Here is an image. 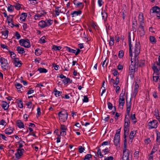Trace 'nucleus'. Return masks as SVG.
<instances>
[{
    "label": "nucleus",
    "instance_id": "obj_34",
    "mask_svg": "<svg viewBox=\"0 0 160 160\" xmlns=\"http://www.w3.org/2000/svg\"><path fill=\"white\" fill-rule=\"evenodd\" d=\"M27 16V14L26 13L23 12L21 14V17L20 18V20H22V21H25Z\"/></svg>",
    "mask_w": 160,
    "mask_h": 160
},
{
    "label": "nucleus",
    "instance_id": "obj_5",
    "mask_svg": "<svg viewBox=\"0 0 160 160\" xmlns=\"http://www.w3.org/2000/svg\"><path fill=\"white\" fill-rule=\"evenodd\" d=\"M136 68V65L135 62L133 61H132L131 62V64L129 66V73L131 76V77H134L135 69Z\"/></svg>",
    "mask_w": 160,
    "mask_h": 160
},
{
    "label": "nucleus",
    "instance_id": "obj_17",
    "mask_svg": "<svg viewBox=\"0 0 160 160\" xmlns=\"http://www.w3.org/2000/svg\"><path fill=\"white\" fill-rule=\"evenodd\" d=\"M138 21L140 23V25L144 24V19L143 14L141 13L138 16Z\"/></svg>",
    "mask_w": 160,
    "mask_h": 160
},
{
    "label": "nucleus",
    "instance_id": "obj_30",
    "mask_svg": "<svg viewBox=\"0 0 160 160\" xmlns=\"http://www.w3.org/2000/svg\"><path fill=\"white\" fill-rule=\"evenodd\" d=\"M18 106L20 108H23V104L22 101L21 100L17 99Z\"/></svg>",
    "mask_w": 160,
    "mask_h": 160
},
{
    "label": "nucleus",
    "instance_id": "obj_14",
    "mask_svg": "<svg viewBox=\"0 0 160 160\" xmlns=\"http://www.w3.org/2000/svg\"><path fill=\"white\" fill-rule=\"evenodd\" d=\"M12 62L15 67H20L22 64L21 61H19L18 58H15Z\"/></svg>",
    "mask_w": 160,
    "mask_h": 160
},
{
    "label": "nucleus",
    "instance_id": "obj_41",
    "mask_svg": "<svg viewBox=\"0 0 160 160\" xmlns=\"http://www.w3.org/2000/svg\"><path fill=\"white\" fill-rule=\"evenodd\" d=\"M149 40L150 42L152 43H155L156 42V40L153 36H151L149 37Z\"/></svg>",
    "mask_w": 160,
    "mask_h": 160
},
{
    "label": "nucleus",
    "instance_id": "obj_25",
    "mask_svg": "<svg viewBox=\"0 0 160 160\" xmlns=\"http://www.w3.org/2000/svg\"><path fill=\"white\" fill-rule=\"evenodd\" d=\"M2 107L3 108L4 110H8L9 108V106L7 103L4 101H2Z\"/></svg>",
    "mask_w": 160,
    "mask_h": 160
},
{
    "label": "nucleus",
    "instance_id": "obj_45",
    "mask_svg": "<svg viewBox=\"0 0 160 160\" xmlns=\"http://www.w3.org/2000/svg\"><path fill=\"white\" fill-rule=\"evenodd\" d=\"M70 81V79L69 78L66 77V78H64L62 80V82L64 85H66Z\"/></svg>",
    "mask_w": 160,
    "mask_h": 160
},
{
    "label": "nucleus",
    "instance_id": "obj_54",
    "mask_svg": "<svg viewBox=\"0 0 160 160\" xmlns=\"http://www.w3.org/2000/svg\"><path fill=\"white\" fill-rule=\"evenodd\" d=\"M14 6L17 10L20 9L21 8V5L19 3L16 4Z\"/></svg>",
    "mask_w": 160,
    "mask_h": 160
},
{
    "label": "nucleus",
    "instance_id": "obj_21",
    "mask_svg": "<svg viewBox=\"0 0 160 160\" xmlns=\"http://www.w3.org/2000/svg\"><path fill=\"white\" fill-rule=\"evenodd\" d=\"M38 26L42 28L47 27L46 22L43 20H42L40 21L38 23Z\"/></svg>",
    "mask_w": 160,
    "mask_h": 160
},
{
    "label": "nucleus",
    "instance_id": "obj_56",
    "mask_svg": "<svg viewBox=\"0 0 160 160\" xmlns=\"http://www.w3.org/2000/svg\"><path fill=\"white\" fill-rule=\"evenodd\" d=\"M19 144V147L18 148H21L23 146L22 143H25V142L21 140L18 142Z\"/></svg>",
    "mask_w": 160,
    "mask_h": 160
},
{
    "label": "nucleus",
    "instance_id": "obj_38",
    "mask_svg": "<svg viewBox=\"0 0 160 160\" xmlns=\"http://www.w3.org/2000/svg\"><path fill=\"white\" fill-rule=\"evenodd\" d=\"M102 18L104 21L107 20V18L108 17L107 13L105 12H102Z\"/></svg>",
    "mask_w": 160,
    "mask_h": 160
},
{
    "label": "nucleus",
    "instance_id": "obj_33",
    "mask_svg": "<svg viewBox=\"0 0 160 160\" xmlns=\"http://www.w3.org/2000/svg\"><path fill=\"white\" fill-rule=\"evenodd\" d=\"M54 92H55V95L57 97L60 96L62 94V92H60L58 91L56 88L54 89Z\"/></svg>",
    "mask_w": 160,
    "mask_h": 160
},
{
    "label": "nucleus",
    "instance_id": "obj_15",
    "mask_svg": "<svg viewBox=\"0 0 160 160\" xmlns=\"http://www.w3.org/2000/svg\"><path fill=\"white\" fill-rule=\"evenodd\" d=\"M9 31L8 29H3L1 30V33L2 34V36L4 39L6 38L8 36Z\"/></svg>",
    "mask_w": 160,
    "mask_h": 160
},
{
    "label": "nucleus",
    "instance_id": "obj_12",
    "mask_svg": "<svg viewBox=\"0 0 160 160\" xmlns=\"http://www.w3.org/2000/svg\"><path fill=\"white\" fill-rule=\"evenodd\" d=\"M52 49L53 50H60L61 49H65L66 50H74L73 49H71L68 47H64L62 48L61 46H57L55 45H53L52 47Z\"/></svg>",
    "mask_w": 160,
    "mask_h": 160
},
{
    "label": "nucleus",
    "instance_id": "obj_44",
    "mask_svg": "<svg viewBox=\"0 0 160 160\" xmlns=\"http://www.w3.org/2000/svg\"><path fill=\"white\" fill-rule=\"evenodd\" d=\"M60 8L59 7H57L56 8L55 10V14L56 15L58 16L59 14V13L61 11V10L60 9Z\"/></svg>",
    "mask_w": 160,
    "mask_h": 160
},
{
    "label": "nucleus",
    "instance_id": "obj_13",
    "mask_svg": "<svg viewBox=\"0 0 160 160\" xmlns=\"http://www.w3.org/2000/svg\"><path fill=\"white\" fill-rule=\"evenodd\" d=\"M129 155V150L127 148H123L122 158H128Z\"/></svg>",
    "mask_w": 160,
    "mask_h": 160
},
{
    "label": "nucleus",
    "instance_id": "obj_3",
    "mask_svg": "<svg viewBox=\"0 0 160 160\" xmlns=\"http://www.w3.org/2000/svg\"><path fill=\"white\" fill-rule=\"evenodd\" d=\"M120 129H118L117 130V132L115 134L114 139V144L116 146H120Z\"/></svg>",
    "mask_w": 160,
    "mask_h": 160
},
{
    "label": "nucleus",
    "instance_id": "obj_62",
    "mask_svg": "<svg viewBox=\"0 0 160 160\" xmlns=\"http://www.w3.org/2000/svg\"><path fill=\"white\" fill-rule=\"evenodd\" d=\"M113 159L114 158L113 156H110L107 157H105L104 159V160H113Z\"/></svg>",
    "mask_w": 160,
    "mask_h": 160
},
{
    "label": "nucleus",
    "instance_id": "obj_11",
    "mask_svg": "<svg viewBox=\"0 0 160 160\" xmlns=\"http://www.w3.org/2000/svg\"><path fill=\"white\" fill-rule=\"evenodd\" d=\"M144 25H140L138 30V34L140 37L144 35L145 32L144 30Z\"/></svg>",
    "mask_w": 160,
    "mask_h": 160
},
{
    "label": "nucleus",
    "instance_id": "obj_59",
    "mask_svg": "<svg viewBox=\"0 0 160 160\" xmlns=\"http://www.w3.org/2000/svg\"><path fill=\"white\" fill-rule=\"evenodd\" d=\"M91 158H92V155L91 154H87L85 155L83 159L84 160L89 159Z\"/></svg>",
    "mask_w": 160,
    "mask_h": 160
},
{
    "label": "nucleus",
    "instance_id": "obj_10",
    "mask_svg": "<svg viewBox=\"0 0 160 160\" xmlns=\"http://www.w3.org/2000/svg\"><path fill=\"white\" fill-rule=\"evenodd\" d=\"M158 122L157 120H153L152 121L150 122L148 124L149 126V129H151L153 128H157Z\"/></svg>",
    "mask_w": 160,
    "mask_h": 160
},
{
    "label": "nucleus",
    "instance_id": "obj_8",
    "mask_svg": "<svg viewBox=\"0 0 160 160\" xmlns=\"http://www.w3.org/2000/svg\"><path fill=\"white\" fill-rule=\"evenodd\" d=\"M17 151V152L15 154V158L16 160H18L22 156L25 150L23 149L18 148Z\"/></svg>",
    "mask_w": 160,
    "mask_h": 160
},
{
    "label": "nucleus",
    "instance_id": "obj_60",
    "mask_svg": "<svg viewBox=\"0 0 160 160\" xmlns=\"http://www.w3.org/2000/svg\"><path fill=\"white\" fill-rule=\"evenodd\" d=\"M124 123H130V119L128 118L127 117V115H126L124 119Z\"/></svg>",
    "mask_w": 160,
    "mask_h": 160
},
{
    "label": "nucleus",
    "instance_id": "obj_57",
    "mask_svg": "<svg viewBox=\"0 0 160 160\" xmlns=\"http://www.w3.org/2000/svg\"><path fill=\"white\" fill-rule=\"evenodd\" d=\"M37 117H38L41 114V109L39 107H38L37 108Z\"/></svg>",
    "mask_w": 160,
    "mask_h": 160
},
{
    "label": "nucleus",
    "instance_id": "obj_26",
    "mask_svg": "<svg viewBox=\"0 0 160 160\" xmlns=\"http://www.w3.org/2000/svg\"><path fill=\"white\" fill-rule=\"evenodd\" d=\"M158 145L154 144L150 153V155H152L158 150Z\"/></svg>",
    "mask_w": 160,
    "mask_h": 160
},
{
    "label": "nucleus",
    "instance_id": "obj_24",
    "mask_svg": "<svg viewBox=\"0 0 160 160\" xmlns=\"http://www.w3.org/2000/svg\"><path fill=\"white\" fill-rule=\"evenodd\" d=\"M130 123H124V133H128Z\"/></svg>",
    "mask_w": 160,
    "mask_h": 160
},
{
    "label": "nucleus",
    "instance_id": "obj_39",
    "mask_svg": "<svg viewBox=\"0 0 160 160\" xmlns=\"http://www.w3.org/2000/svg\"><path fill=\"white\" fill-rule=\"evenodd\" d=\"M152 69L154 71L153 73H155L157 74H159V71L157 68V66H154L152 68Z\"/></svg>",
    "mask_w": 160,
    "mask_h": 160
},
{
    "label": "nucleus",
    "instance_id": "obj_23",
    "mask_svg": "<svg viewBox=\"0 0 160 160\" xmlns=\"http://www.w3.org/2000/svg\"><path fill=\"white\" fill-rule=\"evenodd\" d=\"M16 124L19 128H23L24 127L23 123L21 120H18L16 122Z\"/></svg>",
    "mask_w": 160,
    "mask_h": 160
},
{
    "label": "nucleus",
    "instance_id": "obj_55",
    "mask_svg": "<svg viewBox=\"0 0 160 160\" xmlns=\"http://www.w3.org/2000/svg\"><path fill=\"white\" fill-rule=\"evenodd\" d=\"M0 138H1L3 140L5 141H7L8 140L7 138L4 135L0 133Z\"/></svg>",
    "mask_w": 160,
    "mask_h": 160
},
{
    "label": "nucleus",
    "instance_id": "obj_6",
    "mask_svg": "<svg viewBox=\"0 0 160 160\" xmlns=\"http://www.w3.org/2000/svg\"><path fill=\"white\" fill-rule=\"evenodd\" d=\"M20 44L25 48H28L30 47V44L29 40L28 39H22L19 40Z\"/></svg>",
    "mask_w": 160,
    "mask_h": 160
},
{
    "label": "nucleus",
    "instance_id": "obj_22",
    "mask_svg": "<svg viewBox=\"0 0 160 160\" xmlns=\"http://www.w3.org/2000/svg\"><path fill=\"white\" fill-rule=\"evenodd\" d=\"M5 132L7 134H11L13 132V128L11 127H9L5 130Z\"/></svg>",
    "mask_w": 160,
    "mask_h": 160
},
{
    "label": "nucleus",
    "instance_id": "obj_40",
    "mask_svg": "<svg viewBox=\"0 0 160 160\" xmlns=\"http://www.w3.org/2000/svg\"><path fill=\"white\" fill-rule=\"evenodd\" d=\"M9 6L8 8V10L9 12H12L13 11L14 6L10 4H9Z\"/></svg>",
    "mask_w": 160,
    "mask_h": 160
},
{
    "label": "nucleus",
    "instance_id": "obj_43",
    "mask_svg": "<svg viewBox=\"0 0 160 160\" xmlns=\"http://www.w3.org/2000/svg\"><path fill=\"white\" fill-rule=\"evenodd\" d=\"M141 49V45L139 42H138L136 43L135 49V50H140Z\"/></svg>",
    "mask_w": 160,
    "mask_h": 160
},
{
    "label": "nucleus",
    "instance_id": "obj_36",
    "mask_svg": "<svg viewBox=\"0 0 160 160\" xmlns=\"http://www.w3.org/2000/svg\"><path fill=\"white\" fill-rule=\"evenodd\" d=\"M8 20V24L10 23L11 22H12L13 19V15H9L7 17Z\"/></svg>",
    "mask_w": 160,
    "mask_h": 160
},
{
    "label": "nucleus",
    "instance_id": "obj_51",
    "mask_svg": "<svg viewBox=\"0 0 160 160\" xmlns=\"http://www.w3.org/2000/svg\"><path fill=\"white\" fill-rule=\"evenodd\" d=\"M85 150V148L82 147V146H79L78 147V152L80 153H82Z\"/></svg>",
    "mask_w": 160,
    "mask_h": 160
},
{
    "label": "nucleus",
    "instance_id": "obj_27",
    "mask_svg": "<svg viewBox=\"0 0 160 160\" xmlns=\"http://www.w3.org/2000/svg\"><path fill=\"white\" fill-rule=\"evenodd\" d=\"M82 11L81 10H78L73 12L71 13V15H72V17H74L80 15Z\"/></svg>",
    "mask_w": 160,
    "mask_h": 160
},
{
    "label": "nucleus",
    "instance_id": "obj_19",
    "mask_svg": "<svg viewBox=\"0 0 160 160\" xmlns=\"http://www.w3.org/2000/svg\"><path fill=\"white\" fill-rule=\"evenodd\" d=\"M135 62V65H137L139 67H142L144 66L145 61L143 60H141L139 61H138V62Z\"/></svg>",
    "mask_w": 160,
    "mask_h": 160
},
{
    "label": "nucleus",
    "instance_id": "obj_35",
    "mask_svg": "<svg viewBox=\"0 0 160 160\" xmlns=\"http://www.w3.org/2000/svg\"><path fill=\"white\" fill-rule=\"evenodd\" d=\"M136 132H135V133H134L133 131H131V132H130V134L129 136V138L130 140H132L131 142L133 139L135 135L136 134Z\"/></svg>",
    "mask_w": 160,
    "mask_h": 160
},
{
    "label": "nucleus",
    "instance_id": "obj_29",
    "mask_svg": "<svg viewBox=\"0 0 160 160\" xmlns=\"http://www.w3.org/2000/svg\"><path fill=\"white\" fill-rule=\"evenodd\" d=\"M127 134L126 133H124L123 137L124 138V143H123V148H127Z\"/></svg>",
    "mask_w": 160,
    "mask_h": 160
},
{
    "label": "nucleus",
    "instance_id": "obj_61",
    "mask_svg": "<svg viewBox=\"0 0 160 160\" xmlns=\"http://www.w3.org/2000/svg\"><path fill=\"white\" fill-rule=\"evenodd\" d=\"M15 36L16 37V38L17 39H19L21 37L20 35L18 32H15Z\"/></svg>",
    "mask_w": 160,
    "mask_h": 160
},
{
    "label": "nucleus",
    "instance_id": "obj_47",
    "mask_svg": "<svg viewBox=\"0 0 160 160\" xmlns=\"http://www.w3.org/2000/svg\"><path fill=\"white\" fill-rule=\"evenodd\" d=\"M53 23V21L52 20H51V19H49L47 20L46 22V24H47V27H49L50 26H51Z\"/></svg>",
    "mask_w": 160,
    "mask_h": 160
},
{
    "label": "nucleus",
    "instance_id": "obj_7",
    "mask_svg": "<svg viewBox=\"0 0 160 160\" xmlns=\"http://www.w3.org/2000/svg\"><path fill=\"white\" fill-rule=\"evenodd\" d=\"M125 94V92L122 95V94H121L119 96V107L122 109H123V107L125 104V98H124Z\"/></svg>",
    "mask_w": 160,
    "mask_h": 160
},
{
    "label": "nucleus",
    "instance_id": "obj_42",
    "mask_svg": "<svg viewBox=\"0 0 160 160\" xmlns=\"http://www.w3.org/2000/svg\"><path fill=\"white\" fill-rule=\"evenodd\" d=\"M114 38L113 37H110L109 44L110 46H112L114 44Z\"/></svg>",
    "mask_w": 160,
    "mask_h": 160
},
{
    "label": "nucleus",
    "instance_id": "obj_58",
    "mask_svg": "<svg viewBox=\"0 0 160 160\" xmlns=\"http://www.w3.org/2000/svg\"><path fill=\"white\" fill-rule=\"evenodd\" d=\"M39 42L41 43H43L46 42L45 38L44 37H42L39 41Z\"/></svg>",
    "mask_w": 160,
    "mask_h": 160
},
{
    "label": "nucleus",
    "instance_id": "obj_53",
    "mask_svg": "<svg viewBox=\"0 0 160 160\" xmlns=\"http://www.w3.org/2000/svg\"><path fill=\"white\" fill-rule=\"evenodd\" d=\"M15 86L17 89H20L22 87V84L17 82H16L15 84Z\"/></svg>",
    "mask_w": 160,
    "mask_h": 160
},
{
    "label": "nucleus",
    "instance_id": "obj_20",
    "mask_svg": "<svg viewBox=\"0 0 160 160\" xmlns=\"http://www.w3.org/2000/svg\"><path fill=\"white\" fill-rule=\"evenodd\" d=\"M73 3L76 6V8H83L84 7V4L83 3L81 2H77L76 1L74 0L73 1Z\"/></svg>",
    "mask_w": 160,
    "mask_h": 160
},
{
    "label": "nucleus",
    "instance_id": "obj_18",
    "mask_svg": "<svg viewBox=\"0 0 160 160\" xmlns=\"http://www.w3.org/2000/svg\"><path fill=\"white\" fill-rule=\"evenodd\" d=\"M153 13H155L158 15H160V8L158 6L152 7V8Z\"/></svg>",
    "mask_w": 160,
    "mask_h": 160
},
{
    "label": "nucleus",
    "instance_id": "obj_49",
    "mask_svg": "<svg viewBox=\"0 0 160 160\" xmlns=\"http://www.w3.org/2000/svg\"><path fill=\"white\" fill-rule=\"evenodd\" d=\"M9 51L10 52V56L11 58L15 60V59L17 58H15V57L16 56V55L13 52H10V51Z\"/></svg>",
    "mask_w": 160,
    "mask_h": 160
},
{
    "label": "nucleus",
    "instance_id": "obj_4",
    "mask_svg": "<svg viewBox=\"0 0 160 160\" xmlns=\"http://www.w3.org/2000/svg\"><path fill=\"white\" fill-rule=\"evenodd\" d=\"M0 62L2 64L1 67L4 71L8 69L9 64L7 59L3 57H1L0 59Z\"/></svg>",
    "mask_w": 160,
    "mask_h": 160
},
{
    "label": "nucleus",
    "instance_id": "obj_46",
    "mask_svg": "<svg viewBox=\"0 0 160 160\" xmlns=\"http://www.w3.org/2000/svg\"><path fill=\"white\" fill-rule=\"evenodd\" d=\"M108 62V61L107 62V58H106V59L102 63V66L103 68H106L107 67V65Z\"/></svg>",
    "mask_w": 160,
    "mask_h": 160
},
{
    "label": "nucleus",
    "instance_id": "obj_50",
    "mask_svg": "<svg viewBox=\"0 0 160 160\" xmlns=\"http://www.w3.org/2000/svg\"><path fill=\"white\" fill-rule=\"evenodd\" d=\"M124 52L123 51H119L118 54L119 58H122Z\"/></svg>",
    "mask_w": 160,
    "mask_h": 160
},
{
    "label": "nucleus",
    "instance_id": "obj_63",
    "mask_svg": "<svg viewBox=\"0 0 160 160\" xmlns=\"http://www.w3.org/2000/svg\"><path fill=\"white\" fill-rule=\"evenodd\" d=\"M26 105L29 108H31L32 106V103L31 102H29L26 103Z\"/></svg>",
    "mask_w": 160,
    "mask_h": 160
},
{
    "label": "nucleus",
    "instance_id": "obj_48",
    "mask_svg": "<svg viewBox=\"0 0 160 160\" xmlns=\"http://www.w3.org/2000/svg\"><path fill=\"white\" fill-rule=\"evenodd\" d=\"M119 78L118 77H117L115 79L114 82L113 83V84H115V85H117L119 83Z\"/></svg>",
    "mask_w": 160,
    "mask_h": 160
},
{
    "label": "nucleus",
    "instance_id": "obj_16",
    "mask_svg": "<svg viewBox=\"0 0 160 160\" xmlns=\"http://www.w3.org/2000/svg\"><path fill=\"white\" fill-rule=\"evenodd\" d=\"M132 22V27L133 31L134 32H135L137 30L136 27L137 25V22L135 17L134 18Z\"/></svg>",
    "mask_w": 160,
    "mask_h": 160
},
{
    "label": "nucleus",
    "instance_id": "obj_31",
    "mask_svg": "<svg viewBox=\"0 0 160 160\" xmlns=\"http://www.w3.org/2000/svg\"><path fill=\"white\" fill-rule=\"evenodd\" d=\"M154 115L155 116L157 119H160V117L159 116L158 110V108H155L154 111Z\"/></svg>",
    "mask_w": 160,
    "mask_h": 160
},
{
    "label": "nucleus",
    "instance_id": "obj_2",
    "mask_svg": "<svg viewBox=\"0 0 160 160\" xmlns=\"http://www.w3.org/2000/svg\"><path fill=\"white\" fill-rule=\"evenodd\" d=\"M129 51V55L131 57V61L138 62V54L140 53L139 51Z\"/></svg>",
    "mask_w": 160,
    "mask_h": 160
},
{
    "label": "nucleus",
    "instance_id": "obj_1",
    "mask_svg": "<svg viewBox=\"0 0 160 160\" xmlns=\"http://www.w3.org/2000/svg\"><path fill=\"white\" fill-rule=\"evenodd\" d=\"M58 115L60 122H64L67 121L68 114L66 110L63 109L58 113Z\"/></svg>",
    "mask_w": 160,
    "mask_h": 160
},
{
    "label": "nucleus",
    "instance_id": "obj_9",
    "mask_svg": "<svg viewBox=\"0 0 160 160\" xmlns=\"http://www.w3.org/2000/svg\"><path fill=\"white\" fill-rule=\"evenodd\" d=\"M60 135L65 136L66 135V131L67 130V128L66 126L64 125L60 124Z\"/></svg>",
    "mask_w": 160,
    "mask_h": 160
},
{
    "label": "nucleus",
    "instance_id": "obj_52",
    "mask_svg": "<svg viewBox=\"0 0 160 160\" xmlns=\"http://www.w3.org/2000/svg\"><path fill=\"white\" fill-rule=\"evenodd\" d=\"M139 152L138 151H135L134 154V157L136 159H138L139 157Z\"/></svg>",
    "mask_w": 160,
    "mask_h": 160
},
{
    "label": "nucleus",
    "instance_id": "obj_37",
    "mask_svg": "<svg viewBox=\"0 0 160 160\" xmlns=\"http://www.w3.org/2000/svg\"><path fill=\"white\" fill-rule=\"evenodd\" d=\"M131 118L133 122V123L135 124L137 122V118L135 117V114H132L131 115Z\"/></svg>",
    "mask_w": 160,
    "mask_h": 160
},
{
    "label": "nucleus",
    "instance_id": "obj_64",
    "mask_svg": "<svg viewBox=\"0 0 160 160\" xmlns=\"http://www.w3.org/2000/svg\"><path fill=\"white\" fill-rule=\"evenodd\" d=\"M156 141L157 142H160V133H157Z\"/></svg>",
    "mask_w": 160,
    "mask_h": 160
},
{
    "label": "nucleus",
    "instance_id": "obj_32",
    "mask_svg": "<svg viewBox=\"0 0 160 160\" xmlns=\"http://www.w3.org/2000/svg\"><path fill=\"white\" fill-rule=\"evenodd\" d=\"M38 71H39L40 73H46L48 72V70H47V69L44 68H39L38 70Z\"/></svg>",
    "mask_w": 160,
    "mask_h": 160
},
{
    "label": "nucleus",
    "instance_id": "obj_28",
    "mask_svg": "<svg viewBox=\"0 0 160 160\" xmlns=\"http://www.w3.org/2000/svg\"><path fill=\"white\" fill-rule=\"evenodd\" d=\"M159 74H156L153 73V81L155 82H158V80H159Z\"/></svg>",
    "mask_w": 160,
    "mask_h": 160
}]
</instances>
